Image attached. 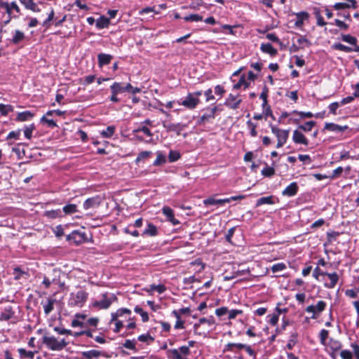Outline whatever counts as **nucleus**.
<instances>
[{
    "instance_id": "f257e3e1",
    "label": "nucleus",
    "mask_w": 359,
    "mask_h": 359,
    "mask_svg": "<svg viewBox=\"0 0 359 359\" xmlns=\"http://www.w3.org/2000/svg\"><path fill=\"white\" fill-rule=\"evenodd\" d=\"M42 342L46 347L51 351H60L64 349L68 343L65 339L57 340L55 337L43 336L42 338Z\"/></svg>"
},
{
    "instance_id": "f03ea898",
    "label": "nucleus",
    "mask_w": 359,
    "mask_h": 359,
    "mask_svg": "<svg viewBox=\"0 0 359 359\" xmlns=\"http://www.w3.org/2000/svg\"><path fill=\"white\" fill-rule=\"evenodd\" d=\"M88 296V294L84 290H79L76 294L72 293L69 300V305L82 307L87 301Z\"/></svg>"
},
{
    "instance_id": "7ed1b4c3",
    "label": "nucleus",
    "mask_w": 359,
    "mask_h": 359,
    "mask_svg": "<svg viewBox=\"0 0 359 359\" xmlns=\"http://www.w3.org/2000/svg\"><path fill=\"white\" fill-rule=\"evenodd\" d=\"M102 299L100 301H95L93 303V306L94 307H97L101 309H107L113 302L117 300L116 297L114 294H108L107 293H104L102 294Z\"/></svg>"
},
{
    "instance_id": "20e7f679",
    "label": "nucleus",
    "mask_w": 359,
    "mask_h": 359,
    "mask_svg": "<svg viewBox=\"0 0 359 359\" xmlns=\"http://www.w3.org/2000/svg\"><path fill=\"white\" fill-rule=\"evenodd\" d=\"M67 240L72 241L78 245L84 243L87 240V238L86 233L80 232L79 231H73L67 236Z\"/></svg>"
},
{
    "instance_id": "39448f33",
    "label": "nucleus",
    "mask_w": 359,
    "mask_h": 359,
    "mask_svg": "<svg viewBox=\"0 0 359 359\" xmlns=\"http://www.w3.org/2000/svg\"><path fill=\"white\" fill-rule=\"evenodd\" d=\"M199 98L195 97L191 94V93H188L187 97L182 102H178L179 104L183 105L184 107L189 109H195L196 106L199 104Z\"/></svg>"
},
{
    "instance_id": "423d86ee",
    "label": "nucleus",
    "mask_w": 359,
    "mask_h": 359,
    "mask_svg": "<svg viewBox=\"0 0 359 359\" xmlns=\"http://www.w3.org/2000/svg\"><path fill=\"white\" fill-rule=\"evenodd\" d=\"M241 102L242 100L241 98H238L237 95H234L231 93L226 99L224 102V105L229 107V109H237L239 108Z\"/></svg>"
},
{
    "instance_id": "0eeeda50",
    "label": "nucleus",
    "mask_w": 359,
    "mask_h": 359,
    "mask_svg": "<svg viewBox=\"0 0 359 359\" xmlns=\"http://www.w3.org/2000/svg\"><path fill=\"white\" fill-rule=\"evenodd\" d=\"M102 202V199L100 196H95L86 199L83 203V208L85 210L96 208Z\"/></svg>"
},
{
    "instance_id": "6e6552de",
    "label": "nucleus",
    "mask_w": 359,
    "mask_h": 359,
    "mask_svg": "<svg viewBox=\"0 0 359 359\" xmlns=\"http://www.w3.org/2000/svg\"><path fill=\"white\" fill-rule=\"evenodd\" d=\"M163 126L166 129L168 132H176L177 135H180L181 131L184 129V125L182 123H172L166 121L163 122Z\"/></svg>"
},
{
    "instance_id": "1a4fd4ad",
    "label": "nucleus",
    "mask_w": 359,
    "mask_h": 359,
    "mask_svg": "<svg viewBox=\"0 0 359 359\" xmlns=\"http://www.w3.org/2000/svg\"><path fill=\"white\" fill-rule=\"evenodd\" d=\"M299 187L297 182L290 183L283 191L282 194L288 197H292L297 194Z\"/></svg>"
},
{
    "instance_id": "9d476101",
    "label": "nucleus",
    "mask_w": 359,
    "mask_h": 359,
    "mask_svg": "<svg viewBox=\"0 0 359 359\" xmlns=\"http://www.w3.org/2000/svg\"><path fill=\"white\" fill-rule=\"evenodd\" d=\"M292 140L296 144H302L306 146L309 144V140L306 137L297 130L293 132Z\"/></svg>"
},
{
    "instance_id": "9b49d317",
    "label": "nucleus",
    "mask_w": 359,
    "mask_h": 359,
    "mask_svg": "<svg viewBox=\"0 0 359 359\" xmlns=\"http://www.w3.org/2000/svg\"><path fill=\"white\" fill-rule=\"evenodd\" d=\"M25 39V35L23 32L16 29L15 30L11 39H8L11 43L17 45L22 42Z\"/></svg>"
},
{
    "instance_id": "f8f14e48",
    "label": "nucleus",
    "mask_w": 359,
    "mask_h": 359,
    "mask_svg": "<svg viewBox=\"0 0 359 359\" xmlns=\"http://www.w3.org/2000/svg\"><path fill=\"white\" fill-rule=\"evenodd\" d=\"M297 20L294 22L296 27H302L304 25V21L306 20L309 18V14L306 11H301L295 13Z\"/></svg>"
},
{
    "instance_id": "ddd939ff",
    "label": "nucleus",
    "mask_w": 359,
    "mask_h": 359,
    "mask_svg": "<svg viewBox=\"0 0 359 359\" xmlns=\"http://www.w3.org/2000/svg\"><path fill=\"white\" fill-rule=\"evenodd\" d=\"M346 129H348L347 126H341L334 123H326L324 127V130L336 133L344 132Z\"/></svg>"
},
{
    "instance_id": "4468645a",
    "label": "nucleus",
    "mask_w": 359,
    "mask_h": 359,
    "mask_svg": "<svg viewBox=\"0 0 359 359\" xmlns=\"http://www.w3.org/2000/svg\"><path fill=\"white\" fill-rule=\"evenodd\" d=\"M81 355L83 358H84L85 359L97 358L101 355L106 356L105 353L97 350H90L88 351H83L81 353Z\"/></svg>"
},
{
    "instance_id": "2eb2a0df",
    "label": "nucleus",
    "mask_w": 359,
    "mask_h": 359,
    "mask_svg": "<svg viewBox=\"0 0 359 359\" xmlns=\"http://www.w3.org/2000/svg\"><path fill=\"white\" fill-rule=\"evenodd\" d=\"M25 8L30 10L33 12H40L41 9L37 6V4L34 0H18Z\"/></svg>"
},
{
    "instance_id": "dca6fc26",
    "label": "nucleus",
    "mask_w": 359,
    "mask_h": 359,
    "mask_svg": "<svg viewBox=\"0 0 359 359\" xmlns=\"http://www.w3.org/2000/svg\"><path fill=\"white\" fill-rule=\"evenodd\" d=\"M206 112L204 113L198 120V125H204L207 123L212 122V120L215 118V115L212 114V112L208 111L205 109Z\"/></svg>"
},
{
    "instance_id": "f3484780",
    "label": "nucleus",
    "mask_w": 359,
    "mask_h": 359,
    "mask_svg": "<svg viewBox=\"0 0 359 359\" xmlns=\"http://www.w3.org/2000/svg\"><path fill=\"white\" fill-rule=\"evenodd\" d=\"M61 210L62 212L63 217L65 215H70L79 212L78 206L73 203H68L65 205Z\"/></svg>"
},
{
    "instance_id": "a211bd4d",
    "label": "nucleus",
    "mask_w": 359,
    "mask_h": 359,
    "mask_svg": "<svg viewBox=\"0 0 359 359\" xmlns=\"http://www.w3.org/2000/svg\"><path fill=\"white\" fill-rule=\"evenodd\" d=\"M113 56L109 54L100 53L97 55V61L100 67L109 65L112 60Z\"/></svg>"
},
{
    "instance_id": "6ab92c4d",
    "label": "nucleus",
    "mask_w": 359,
    "mask_h": 359,
    "mask_svg": "<svg viewBox=\"0 0 359 359\" xmlns=\"http://www.w3.org/2000/svg\"><path fill=\"white\" fill-rule=\"evenodd\" d=\"M326 276L329 278L330 282L325 283V286L327 288H333L339 280V276L337 273H326Z\"/></svg>"
},
{
    "instance_id": "aec40b11",
    "label": "nucleus",
    "mask_w": 359,
    "mask_h": 359,
    "mask_svg": "<svg viewBox=\"0 0 359 359\" xmlns=\"http://www.w3.org/2000/svg\"><path fill=\"white\" fill-rule=\"evenodd\" d=\"M205 323L208 324L209 326L213 325L215 323L214 317L211 316L209 318H200L198 323H195L194 325V332H196L201 325Z\"/></svg>"
},
{
    "instance_id": "412c9836",
    "label": "nucleus",
    "mask_w": 359,
    "mask_h": 359,
    "mask_svg": "<svg viewBox=\"0 0 359 359\" xmlns=\"http://www.w3.org/2000/svg\"><path fill=\"white\" fill-rule=\"evenodd\" d=\"M34 117V114L29 111H25L22 112H19L17 114V117L15 118L16 121H26L32 119Z\"/></svg>"
},
{
    "instance_id": "4be33fe9",
    "label": "nucleus",
    "mask_w": 359,
    "mask_h": 359,
    "mask_svg": "<svg viewBox=\"0 0 359 359\" xmlns=\"http://www.w3.org/2000/svg\"><path fill=\"white\" fill-rule=\"evenodd\" d=\"M288 136H289V130H285L282 133H280L279 135H278L276 137L277 140H278L276 147L277 148L282 147L286 143Z\"/></svg>"
},
{
    "instance_id": "5701e85b",
    "label": "nucleus",
    "mask_w": 359,
    "mask_h": 359,
    "mask_svg": "<svg viewBox=\"0 0 359 359\" xmlns=\"http://www.w3.org/2000/svg\"><path fill=\"white\" fill-rule=\"evenodd\" d=\"M14 315V311L12 309L11 306L6 307L4 311L2 312L0 315V321H6L13 318Z\"/></svg>"
},
{
    "instance_id": "b1692460",
    "label": "nucleus",
    "mask_w": 359,
    "mask_h": 359,
    "mask_svg": "<svg viewBox=\"0 0 359 359\" xmlns=\"http://www.w3.org/2000/svg\"><path fill=\"white\" fill-rule=\"evenodd\" d=\"M18 351L19 353L20 359H33L35 353H37V351H27L23 348H18Z\"/></svg>"
},
{
    "instance_id": "393cba45",
    "label": "nucleus",
    "mask_w": 359,
    "mask_h": 359,
    "mask_svg": "<svg viewBox=\"0 0 359 359\" xmlns=\"http://www.w3.org/2000/svg\"><path fill=\"white\" fill-rule=\"evenodd\" d=\"M55 302V299L48 298L46 303H41L46 315H48L53 310V306Z\"/></svg>"
},
{
    "instance_id": "a878e982",
    "label": "nucleus",
    "mask_w": 359,
    "mask_h": 359,
    "mask_svg": "<svg viewBox=\"0 0 359 359\" xmlns=\"http://www.w3.org/2000/svg\"><path fill=\"white\" fill-rule=\"evenodd\" d=\"M260 49L262 50V52L266 53H269V54H270L272 56L276 55L277 54V53H278L277 50L275 49L273 47V46L271 43H262L261 45Z\"/></svg>"
},
{
    "instance_id": "bb28decb",
    "label": "nucleus",
    "mask_w": 359,
    "mask_h": 359,
    "mask_svg": "<svg viewBox=\"0 0 359 359\" xmlns=\"http://www.w3.org/2000/svg\"><path fill=\"white\" fill-rule=\"evenodd\" d=\"M109 24H110L109 19L106 18L104 15L100 16L96 20V27L100 29L108 27Z\"/></svg>"
},
{
    "instance_id": "cd10ccee",
    "label": "nucleus",
    "mask_w": 359,
    "mask_h": 359,
    "mask_svg": "<svg viewBox=\"0 0 359 359\" xmlns=\"http://www.w3.org/2000/svg\"><path fill=\"white\" fill-rule=\"evenodd\" d=\"M44 215L50 219H55L63 217L62 212L60 209L47 210L44 212Z\"/></svg>"
},
{
    "instance_id": "c85d7f7f",
    "label": "nucleus",
    "mask_w": 359,
    "mask_h": 359,
    "mask_svg": "<svg viewBox=\"0 0 359 359\" xmlns=\"http://www.w3.org/2000/svg\"><path fill=\"white\" fill-rule=\"evenodd\" d=\"M158 234V229L155 225L151 223L147 224V228L144 231L142 235L155 236Z\"/></svg>"
},
{
    "instance_id": "c756f323",
    "label": "nucleus",
    "mask_w": 359,
    "mask_h": 359,
    "mask_svg": "<svg viewBox=\"0 0 359 359\" xmlns=\"http://www.w3.org/2000/svg\"><path fill=\"white\" fill-rule=\"evenodd\" d=\"M275 201H273V196H269L266 197H262L259 198L256 202V206L259 207L264 204H274Z\"/></svg>"
},
{
    "instance_id": "7c9ffc66",
    "label": "nucleus",
    "mask_w": 359,
    "mask_h": 359,
    "mask_svg": "<svg viewBox=\"0 0 359 359\" xmlns=\"http://www.w3.org/2000/svg\"><path fill=\"white\" fill-rule=\"evenodd\" d=\"M250 83L247 81L245 79V76L243 74L241 76L238 83L233 85V89L238 90L241 86H244V88L246 89L250 86Z\"/></svg>"
},
{
    "instance_id": "2f4dec72",
    "label": "nucleus",
    "mask_w": 359,
    "mask_h": 359,
    "mask_svg": "<svg viewBox=\"0 0 359 359\" xmlns=\"http://www.w3.org/2000/svg\"><path fill=\"white\" fill-rule=\"evenodd\" d=\"M110 89H111V93H114L118 94V93H123V92H125V90H124V83L114 82L110 86Z\"/></svg>"
},
{
    "instance_id": "473e14b6",
    "label": "nucleus",
    "mask_w": 359,
    "mask_h": 359,
    "mask_svg": "<svg viewBox=\"0 0 359 359\" xmlns=\"http://www.w3.org/2000/svg\"><path fill=\"white\" fill-rule=\"evenodd\" d=\"M332 48L334 50L344 51L346 53H351L353 51V48L349 46H345L341 43H335L332 46Z\"/></svg>"
},
{
    "instance_id": "72a5a7b5",
    "label": "nucleus",
    "mask_w": 359,
    "mask_h": 359,
    "mask_svg": "<svg viewBox=\"0 0 359 359\" xmlns=\"http://www.w3.org/2000/svg\"><path fill=\"white\" fill-rule=\"evenodd\" d=\"M341 40L354 46H356L358 42L357 38L350 34H341Z\"/></svg>"
},
{
    "instance_id": "f704fd0d",
    "label": "nucleus",
    "mask_w": 359,
    "mask_h": 359,
    "mask_svg": "<svg viewBox=\"0 0 359 359\" xmlns=\"http://www.w3.org/2000/svg\"><path fill=\"white\" fill-rule=\"evenodd\" d=\"M166 162V157L164 154H162L161 151L157 152V157L156 160L154 161L153 165L154 166H159L161 165H163Z\"/></svg>"
},
{
    "instance_id": "c9c22d12",
    "label": "nucleus",
    "mask_w": 359,
    "mask_h": 359,
    "mask_svg": "<svg viewBox=\"0 0 359 359\" xmlns=\"http://www.w3.org/2000/svg\"><path fill=\"white\" fill-rule=\"evenodd\" d=\"M268 93H269V88L264 85L262 88V92L260 94V99L263 100L262 103V107L264 108L265 106H266L267 104V97H268Z\"/></svg>"
},
{
    "instance_id": "e433bc0d",
    "label": "nucleus",
    "mask_w": 359,
    "mask_h": 359,
    "mask_svg": "<svg viewBox=\"0 0 359 359\" xmlns=\"http://www.w3.org/2000/svg\"><path fill=\"white\" fill-rule=\"evenodd\" d=\"M13 111V107L10 104H0V113L2 116H6Z\"/></svg>"
},
{
    "instance_id": "4c0bfd02",
    "label": "nucleus",
    "mask_w": 359,
    "mask_h": 359,
    "mask_svg": "<svg viewBox=\"0 0 359 359\" xmlns=\"http://www.w3.org/2000/svg\"><path fill=\"white\" fill-rule=\"evenodd\" d=\"M135 312L137 313H139L141 317L142 320L144 323L147 322L149 320V315L148 313L143 311L142 308H140L139 306H136L134 309Z\"/></svg>"
},
{
    "instance_id": "58836bf2",
    "label": "nucleus",
    "mask_w": 359,
    "mask_h": 359,
    "mask_svg": "<svg viewBox=\"0 0 359 359\" xmlns=\"http://www.w3.org/2000/svg\"><path fill=\"white\" fill-rule=\"evenodd\" d=\"M316 125V122L313 121H309L306 122L304 125L299 126L298 128L305 132H309L312 130V128Z\"/></svg>"
},
{
    "instance_id": "ea45409f",
    "label": "nucleus",
    "mask_w": 359,
    "mask_h": 359,
    "mask_svg": "<svg viewBox=\"0 0 359 359\" xmlns=\"http://www.w3.org/2000/svg\"><path fill=\"white\" fill-rule=\"evenodd\" d=\"M115 132V127L113 126H108L104 130H103L101 134L102 137L106 138L111 137Z\"/></svg>"
},
{
    "instance_id": "a19ab883",
    "label": "nucleus",
    "mask_w": 359,
    "mask_h": 359,
    "mask_svg": "<svg viewBox=\"0 0 359 359\" xmlns=\"http://www.w3.org/2000/svg\"><path fill=\"white\" fill-rule=\"evenodd\" d=\"M34 129H35V126L33 123L29 126H25V128L24 129L25 137L27 139L30 140L32 137V132Z\"/></svg>"
},
{
    "instance_id": "79ce46f5",
    "label": "nucleus",
    "mask_w": 359,
    "mask_h": 359,
    "mask_svg": "<svg viewBox=\"0 0 359 359\" xmlns=\"http://www.w3.org/2000/svg\"><path fill=\"white\" fill-rule=\"evenodd\" d=\"M250 273V269H243V270H237L236 271L233 272V276H226L225 277V279L226 280H231L233 278H236V277H238V276H243V275H246V274H249Z\"/></svg>"
},
{
    "instance_id": "37998d69",
    "label": "nucleus",
    "mask_w": 359,
    "mask_h": 359,
    "mask_svg": "<svg viewBox=\"0 0 359 359\" xmlns=\"http://www.w3.org/2000/svg\"><path fill=\"white\" fill-rule=\"evenodd\" d=\"M184 20L187 22H188V21L198 22V21L203 20V17L198 14H191L189 15H187V16L184 17Z\"/></svg>"
},
{
    "instance_id": "c03bdc74",
    "label": "nucleus",
    "mask_w": 359,
    "mask_h": 359,
    "mask_svg": "<svg viewBox=\"0 0 359 359\" xmlns=\"http://www.w3.org/2000/svg\"><path fill=\"white\" fill-rule=\"evenodd\" d=\"M205 205H222L221 199H216L215 198H208L203 201Z\"/></svg>"
},
{
    "instance_id": "a18cd8bd",
    "label": "nucleus",
    "mask_w": 359,
    "mask_h": 359,
    "mask_svg": "<svg viewBox=\"0 0 359 359\" xmlns=\"http://www.w3.org/2000/svg\"><path fill=\"white\" fill-rule=\"evenodd\" d=\"M262 174L264 177H271L275 174V170L273 167L266 166L262 169Z\"/></svg>"
},
{
    "instance_id": "49530a36",
    "label": "nucleus",
    "mask_w": 359,
    "mask_h": 359,
    "mask_svg": "<svg viewBox=\"0 0 359 359\" xmlns=\"http://www.w3.org/2000/svg\"><path fill=\"white\" fill-rule=\"evenodd\" d=\"M287 268L286 264L284 263H277L271 266V271L273 273H277L282 271Z\"/></svg>"
},
{
    "instance_id": "de8ad7c7",
    "label": "nucleus",
    "mask_w": 359,
    "mask_h": 359,
    "mask_svg": "<svg viewBox=\"0 0 359 359\" xmlns=\"http://www.w3.org/2000/svg\"><path fill=\"white\" fill-rule=\"evenodd\" d=\"M248 128L250 129V134L252 137H256L257 132L256 130L257 125L252 123L251 121H248L246 123Z\"/></svg>"
},
{
    "instance_id": "09e8293b",
    "label": "nucleus",
    "mask_w": 359,
    "mask_h": 359,
    "mask_svg": "<svg viewBox=\"0 0 359 359\" xmlns=\"http://www.w3.org/2000/svg\"><path fill=\"white\" fill-rule=\"evenodd\" d=\"M137 339L140 341L147 342L148 344L154 341V338L148 333L140 335Z\"/></svg>"
},
{
    "instance_id": "8fccbe9b",
    "label": "nucleus",
    "mask_w": 359,
    "mask_h": 359,
    "mask_svg": "<svg viewBox=\"0 0 359 359\" xmlns=\"http://www.w3.org/2000/svg\"><path fill=\"white\" fill-rule=\"evenodd\" d=\"M180 158V154L177 151L170 150L168 154L170 162H175Z\"/></svg>"
},
{
    "instance_id": "3c124183",
    "label": "nucleus",
    "mask_w": 359,
    "mask_h": 359,
    "mask_svg": "<svg viewBox=\"0 0 359 359\" xmlns=\"http://www.w3.org/2000/svg\"><path fill=\"white\" fill-rule=\"evenodd\" d=\"M150 290H152V291H157L159 294H162L163 293L165 290H166V287L164 285H150Z\"/></svg>"
},
{
    "instance_id": "603ef678",
    "label": "nucleus",
    "mask_w": 359,
    "mask_h": 359,
    "mask_svg": "<svg viewBox=\"0 0 359 359\" xmlns=\"http://www.w3.org/2000/svg\"><path fill=\"white\" fill-rule=\"evenodd\" d=\"M162 212L165 216H166L168 220H169L174 216L173 210L168 206H164L162 208Z\"/></svg>"
},
{
    "instance_id": "864d4df0",
    "label": "nucleus",
    "mask_w": 359,
    "mask_h": 359,
    "mask_svg": "<svg viewBox=\"0 0 359 359\" xmlns=\"http://www.w3.org/2000/svg\"><path fill=\"white\" fill-rule=\"evenodd\" d=\"M233 347H236L239 349H243L245 347V344H241V343H229L226 346V348H225V351H233Z\"/></svg>"
},
{
    "instance_id": "5fc2aeb1",
    "label": "nucleus",
    "mask_w": 359,
    "mask_h": 359,
    "mask_svg": "<svg viewBox=\"0 0 359 359\" xmlns=\"http://www.w3.org/2000/svg\"><path fill=\"white\" fill-rule=\"evenodd\" d=\"M151 154H152L151 151H144L140 152L138 154V156L135 160V162L138 163L144 158H149L151 155Z\"/></svg>"
},
{
    "instance_id": "6e6d98bb",
    "label": "nucleus",
    "mask_w": 359,
    "mask_h": 359,
    "mask_svg": "<svg viewBox=\"0 0 359 359\" xmlns=\"http://www.w3.org/2000/svg\"><path fill=\"white\" fill-rule=\"evenodd\" d=\"M20 133H21L20 129H18V130H13L8 134V135L6 137V140H10V139L19 140Z\"/></svg>"
},
{
    "instance_id": "4d7b16f0",
    "label": "nucleus",
    "mask_w": 359,
    "mask_h": 359,
    "mask_svg": "<svg viewBox=\"0 0 359 359\" xmlns=\"http://www.w3.org/2000/svg\"><path fill=\"white\" fill-rule=\"evenodd\" d=\"M315 306L316 314L323 311L326 307V303L324 301H318Z\"/></svg>"
},
{
    "instance_id": "13d9d810",
    "label": "nucleus",
    "mask_w": 359,
    "mask_h": 359,
    "mask_svg": "<svg viewBox=\"0 0 359 359\" xmlns=\"http://www.w3.org/2000/svg\"><path fill=\"white\" fill-rule=\"evenodd\" d=\"M139 132L144 133L148 137L153 136V133L151 132L149 128H147V126L139 127L138 128H137L134 130V133H139Z\"/></svg>"
},
{
    "instance_id": "bf43d9fd",
    "label": "nucleus",
    "mask_w": 359,
    "mask_h": 359,
    "mask_svg": "<svg viewBox=\"0 0 359 359\" xmlns=\"http://www.w3.org/2000/svg\"><path fill=\"white\" fill-rule=\"evenodd\" d=\"M329 332L327 330H322L320 332V344L325 345L326 339L328 337Z\"/></svg>"
},
{
    "instance_id": "052dcab7",
    "label": "nucleus",
    "mask_w": 359,
    "mask_h": 359,
    "mask_svg": "<svg viewBox=\"0 0 359 359\" xmlns=\"http://www.w3.org/2000/svg\"><path fill=\"white\" fill-rule=\"evenodd\" d=\"M333 8L335 10L338 11V10H343V9L349 8H352V7L349 4L339 2V3H336L333 6Z\"/></svg>"
},
{
    "instance_id": "680f3d73",
    "label": "nucleus",
    "mask_w": 359,
    "mask_h": 359,
    "mask_svg": "<svg viewBox=\"0 0 359 359\" xmlns=\"http://www.w3.org/2000/svg\"><path fill=\"white\" fill-rule=\"evenodd\" d=\"M123 346L130 350H135V340H126L125 343L123 344Z\"/></svg>"
},
{
    "instance_id": "e2e57ef3",
    "label": "nucleus",
    "mask_w": 359,
    "mask_h": 359,
    "mask_svg": "<svg viewBox=\"0 0 359 359\" xmlns=\"http://www.w3.org/2000/svg\"><path fill=\"white\" fill-rule=\"evenodd\" d=\"M315 15L316 17V19H317V25L318 26H320V27H323L324 25H326V22L324 21V19L322 17V15H320V11H315Z\"/></svg>"
},
{
    "instance_id": "0e129e2a",
    "label": "nucleus",
    "mask_w": 359,
    "mask_h": 359,
    "mask_svg": "<svg viewBox=\"0 0 359 359\" xmlns=\"http://www.w3.org/2000/svg\"><path fill=\"white\" fill-rule=\"evenodd\" d=\"M341 104H339V102H332L331 103L328 108L330 109V113L334 114V115H336L337 114V109L339 108V107L340 106Z\"/></svg>"
},
{
    "instance_id": "69168bd1",
    "label": "nucleus",
    "mask_w": 359,
    "mask_h": 359,
    "mask_svg": "<svg viewBox=\"0 0 359 359\" xmlns=\"http://www.w3.org/2000/svg\"><path fill=\"white\" fill-rule=\"evenodd\" d=\"M71 325L73 327H87V324L86 323H83V321H81L80 320L76 319V318L74 319L72 321Z\"/></svg>"
},
{
    "instance_id": "338daca9",
    "label": "nucleus",
    "mask_w": 359,
    "mask_h": 359,
    "mask_svg": "<svg viewBox=\"0 0 359 359\" xmlns=\"http://www.w3.org/2000/svg\"><path fill=\"white\" fill-rule=\"evenodd\" d=\"M342 359H352L353 354L348 350H342L340 353Z\"/></svg>"
},
{
    "instance_id": "774afa93",
    "label": "nucleus",
    "mask_w": 359,
    "mask_h": 359,
    "mask_svg": "<svg viewBox=\"0 0 359 359\" xmlns=\"http://www.w3.org/2000/svg\"><path fill=\"white\" fill-rule=\"evenodd\" d=\"M169 351L175 359H183V356L177 349H171Z\"/></svg>"
}]
</instances>
